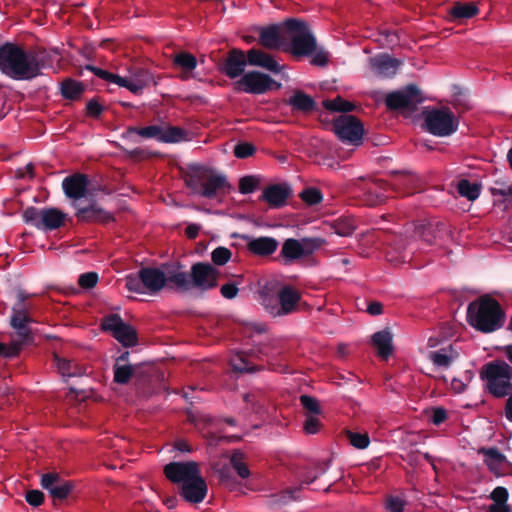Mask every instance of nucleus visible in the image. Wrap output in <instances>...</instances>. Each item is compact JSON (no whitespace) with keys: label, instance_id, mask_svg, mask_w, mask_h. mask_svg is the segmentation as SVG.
Here are the masks:
<instances>
[{"label":"nucleus","instance_id":"nucleus-1","mask_svg":"<svg viewBox=\"0 0 512 512\" xmlns=\"http://www.w3.org/2000/svg\"><path fill=\"white\" fill-rule=\"evenodd\" d=\"M58 49H25L22 45L5 42L0 45V71L10 79L29 81L53 68Z\"/></svg>","mask_w":512,"mask_h":512},{"label":"nucleus","instance_id":"nucleus-2","mask_svg":"<svg viewBox=\"0 0 512 512\" xmlns=\"http://www.w3.org/2000/svg\"><path fill=\"white\" fill-rule=\"evenodd\" d=\"M125 287L130 292L149 295H156L165 287L188 291L189 277L187 272L179 269L165 272L157 267H142L125 277Z\"/></svg>","mask_w":512,"mask_h":512},{"label":"nucleus","instance_id":"nucleus-3","mask_svg":"<svg viewBox=\"0 0 512 512\" xmlns=\"http://www.w3.org/2000/svg\"><path fill=\"white\" fill-rule=\"evenodd\" d=\"M183 180L191 193L207 199H214L219 194H226L231 188L223 174H217L212 169L191 164L183 174Z\"/></svg>","mask_w":512,"mask_h":512},{"label":"nucleus","instance_id":"nucleus-4","mask_svg":"<svg viewBox=\"0 0 512 512\" xmlns=\"http://www.w3.org/2000/svg\"><path fill=\"white\" fill-rule=\"evenodd\" d=\"M505 320V313L499 302L486 295L469 303L467 321L476 330L491 333L500 329Z\"/></svg>","mask_w":512,"mask_h":512},{"label":"nucleus","instance_id":"nucleus-5","mask_svg":"<svg viewBox=\"0 0 512 512\" xmlns=\"http://www.w3.org/2000/svg\"><path fill=\"white\" fill-rule=\"evenodd\" d=\"M480 378L486 382V389L497 398L507 396L512 389V367L503 360L486 363L480 370Z\"/></svg>","mask_w":512,"mask_h":512},{"label":"nucleus","instance_id":"nucleus-6","mask_svg":"<svg viewBox=\"0 0 512 512\" xmlns=\"http://www.w3.org/2000/svg\"><path fill=\"white\" fill-rule=\"evenodd\" d=\"M283 26L290 39V48L287 51L293 56H309L316 50V38L305 21L289 18L283 22Z\"/></svg>","mask_w":512,"mask_h":512},{"label":"nucleus","instance_id":"nucleus-7","mask_svg":"<svg viewBox=\"0 0 512 512\" xmlns=\"http://www.w3.org/2000/svg\"><path fill=\"white\" fill-rule=\"evenodd\" d=\"M25 223L41 231H53L65 225L68 215L62 210L49 207L37 208L30 206L22 214Z\"/></svg>","mask_w":512,"mask_h":512},{"label":"nucleus","instance_id":"nucleus-8","mask_svg":"<svg viewBox=\"0 0 512 512\" xmlns=\"http://www.w3.org/2000/svg\"><path fill=\"white\" fill-rule=\"evenodd\" d=\"M260 296L265 309L274 317L296 312L302 297L298 290L289 285L283 286L278 291L276 300L268 296L265 290L260 292Z\"/></svg>","mask_w":512,"mask_h":512},{"label":"nucleus","instance_id":"nucleus-9","mask_svg":"<svg viewBox=\"0 0 512 512\" xmlns=\"http://www.w3.org/2000/svg\"><path fill=\"white\" fill-rule=\"evenodd\" d=\"M29 296L30 295L22 289L17 291V302L12 307V316L10 320L12 328L17 331V335L20 338L18 343H21L22 346L24 344L34 343L33 330L30 327V324L35 321L29 315L30 306L25 303Z\"/></svg>","mask_w":512,"mask_h":512},{"label":"nucleus","instance_id":"nucleus-10","mask_svg":"<svg viewBox=\"0 0 512 512\" xmlns=\"http://www.w3.org/2000/svg\"><path fill=\"white\" fill-rule=\"evenodd\" d=\"M424 125L427 132L437 137H447L458 129V119L448 108H433L424 112Z\"/></svg>","mask_w":512,"mask_h":512},{"label":"nucleus","instance_id":"nucleus-11","mask_svg":"<svg viewBox=\"0 0 512 512\" xmlns=\"http://www.w3.org/2000/svg\"><path fill=\"white\" fill-rule=\"evenodd\" d=\"M423 100L419 88L415 84H409L401 90L388 93L385 104L389 110L414 112Z\"/></svg>","mask_w":512,"mask_h":512},{"label":"nucleus","instance_id":"nucleus-12","mask_svg":"<svg viewBox=\"0 0 512 512\" xmlns=\"http://www.w3.org/2000/svg\"><path fill=\"white\" fill-rule=\"evenodd\" d=\"M281 84L273 80L268 74L259 71H249L240 80L235 82L234 90L249 94L260 95L269 90L280 89Z\"/></svg>","mask_w":512,"mask_h":512},{"label":"nucleus","instance_id":"nucleus-13","mask_svg":"<svg viewBox=\"0 0 512 512\" xmlns=\"http://www.w3.org/2000/svg\"><path fill=\"white\" fill-rule=\"evenodd\" d=\"M101 329L110 332L125 347L135 346L138 342L137 331L125 323L119 314L112 313L103 317Z\"/></svg>","mask_w":512,"mask_h":512},{"label":"nucleus","instance_id":"nucleus-14","mask_svg":"<svg viewBox=\"0 0 512 512\" xmlns=\"http://www.w3.org/2000/svg\"><path fill=\"white\" fill-rule=\"evenodd\" d=\"M333 132L342 142L359 145L363 137L364 128L362 122L357 117L343 114L334 119Z\"/></svg>","mask_w":512,"mask_h":512},{"label":"nucleus","instance_id":"nucleus-15","mask_svg":"<svg viewBox=\"0 0 512 512\" xmlns=\"http://www.w3.org/2000/svg\"><path fill=\"white\" fill-rule=\"evenodd\" d=\"M188 277L189 290L193 287L205 292L217 287L219 271L210 263L197 262L191 266Z\"/></svg>","mask_w":512,"mask_h":512},{"label":"nucleus","instance_id":"nucleus-16","mask_svg":"<svg viewBox=\"0 0 512 512\" xmlns=\"http://www.w3.org/2000/svg\"><path fill=\"white\" fill-rule=\"evenodd\" d=\"M412 233L388 234L385 239L388 249L386 252L387 260L394 264L409 262L412 258L413 248L412 242L408 239Z\"/></svg>","mask_w":512,"mask_h":512},{"label":"nucleus","instance_id":"nucleus-17","mask_svg":"<svg viewBox=\"0 0 512 512\" xmlns=\"http://www.w3.org/2000/svg\"><path fill=\"white\" fill-rule=\"evenodd\" d=\"M406 233H412L411 238L420 239L427 245L437 244L447 234L446 225L442 222H421L406 228Z\"/></svg>","mask_w":512,"mask_h":512},{"label":"nucleus","instance_id":"nucleus-18","mask_svg":"<svg viewBox=\"0 0 512 512\" xmlns=\"http://www.w3.org/2000/svg\"><path fill=\"white\" fill-rule=\"evenodd\" d=\"M165 477L178 486L191 480L199 474V466L196 462H170L163 469Z\"/></svg>","mask_w":512,"mask_h":512},{"label":"nucleus","instance_id":"nucleus-19","mask_svg":"<svg viewBox=\"0 0 512 512\" xmlns=\"http://www.w3.org/2000/svg\"><path fill=\"white\" fill-rule=\"evenodd\" d=\"M41 486L50 493L54 501L66 499L74 488V484L71 481L62 479L57 473L43 474Z\"/></svg>","mask_w":512,"mask_h":512},{"label":"nucleus","instance_id":"nucleus-20","mask_svg":"<svg viewBox=\"0 0 512 512\" xmlns=\"http://www.w3.org/2000/svg\"><path fill=\"white\" fill-rule=\"evenodd\" d=\"M207 484L205 479L199 474L191 480L178 486V494L188 503H201L207 495Z\"/></svg>","mask_w":512,"mask_h":512},{"label":"nucleus","instance_id":"nucleus-21","mask_svg":"<svg viewBox=\"0 0 512 512\" xmlns=\"http://www.w3.org/2000/svg\"><path fill=\"white\" fill-rule=\"evenodd\" d=\"M292 195V189L287 183L268 185L259 197L260 201L266 202L270 208H281L286 205Z\"/></svg>","mask_w":512,"mask_h":512},{"label":"nucleus","instance_id":"nucleus-22","mask_svg":"<svg viewBox=\"0 0 512 512\" xmlns=\"http://www.w3.org/2000/svg\"><path fill=\"white\" fill-rule=\"evenodd\" d=\"M247 64V55L242 50L233 48L221 64L220 71L228 78L235 79L243 75Z\"/></svg>","mask_w":512,"mask_h":512},{"label":"nucleus","instance_id":"nucleus-23","mask_svg":"<svg viewBox=\"0 0 512 512\" xmlns=\"http://www.w3.org/2000/svg\"><path fill=\"white\" fill-rule=\"evenodd\" d=\"M89 179L86 174L75 173L62 181V188L65 195L74 200H80L86 196Z\"/></svg>","mask_w":512,"mask_h":512},{"label":"nucleus","instance_id":"nucleus-24","mask_svg":"<svg viewBox=\"0 0 512 512\" xmlns=\"http://www.w3.org/2000/svg\"><path fill=\"white\" fill-rule=\"evenodd\" d=\"M75 206L77 207L76 217L81 222L107 224L115 220L110 212L104 210L95 202L86 207Z\"/></svg>","mask_w":512,"mask_h":512},{"label":"nucleus","instance_id":"nucleus-25","mask_svg":"<svg viewBox=\"0 0 512 512\" xmlns=\"http://www.w3.org/2000/svg\"><path fill=\"white\" fill-rule=\"evenodd\" d=\"M285 28L282 24L262 27L259 32V43L267 49H278L285 43Z\"/></svg>","mask_w":512,"mask_h":512},{"label":"nucleus","instance_id":"nucleus-26","mask_svg":"<svg viewBox=\"0 0 512 512\" xmlns=\"http://www.w3.org/2000/svg\"><path fill=\"white\" fill-rule=\"evenodd\" d=\"M369 62L373 72L382 78L393 77L401 65L399 60L390 57L388 54H378L371 57Z\"/></svg>","mask_w":512,"mask_h":512},{"label":"nucleus","instance_id":"nucleus-27","mask_svg":"<svg viewBox=\"0 0 512 512\" xmlns=\"http://www.w3.org/2000/svg\"><path fill=\"white\" fill-rule=\"evenodd\" d=\"M242 238L248 240V251L253 255L260 257H267L272 255L277 250L279 245V242L275 238L268 236L250 238L247 235H243Z\"/></svg>","mask_w":512,"mask_h":512},{"label":"nucleus","instance_id":"nucleus-28","mask_svg":"<svg viewBox=\"0 0 512 512\" xmlns=\"http://www.w3.org/2000/svg\"><path fill=\"white\" fill-rule=\"evenodd\" d=\"M479 454L484 456V463L496 477L504 475L503 466L508 463L504 454H502L497 447H481L478 450Z\"/></svg>","mask_w":512,"mask_h":512},{"label":"nucleus","instance_id":"nucleus-29","mask_svg":"<svg viewBox=\"0 0 512 512\" xmlns=\"http://www.w3.org/2000/svg\"><path fill=\"white\" fill-rule=\"evenodd\" d=\"M247 61L251 66L264 68L272 73H279L282 70L273 56L256 48L247 51Z\"/></svg>","mask_w":512,"mask_h":512},{"label":"nucleus","instance_id":"nucleus-30","mask_svg":"<svg viewBox=\"0 0 512 512\" xmlns=\"http://www.w3.org/2000/svg\"><path fill=\"white\" fill-rule=\"evenodd\" d=\"M161 127L158 125H150L146 127L129 126L121 134V138L129 143H139L138 137L144 139H156L159 141Z\"/></svg>","mask_w":512,"mask_h":512},{"label":"nucleus","instance_id":"nucleus-31","mask_svg":"<svg viewBox=\"0 0 512 512\" xmlns=\"http://www.w3.org/2000/svg\"><path fill=\"white\" fill-rule=\"evenodd\" d=\"M123 78L125 79V83L121 87L128 89L135 95H141L144 88L153 82L152 75L147 70L140 68L132 72L130 76Z\"/></svg>","mask_w":512,"mask_h":512},{"label":"nucleus","instance_id":"nucleus-32","mask_svg":"<svg viewBox=\"0 0 512 512\" xmlns=\"http://www.w3.org/2000/svg\"><path fill=\"white\" fill-rule=\"evenodd\" d=\"M287 104L291 107L292 111L302 114L312 113L317 106L315 100L300 89L293 91L287 100Z\"/></svg>","mask_w":512,"mask_h":512},{"label":"nucleus","instance_id":"nucleus-33","mask_svg":"<svg viewBox=\"0 0 512 512\" xmlns=\"http://www.w3.org/2000/svg\"><path fill=\"white\" fill-rule=\"evenodd\" d=\"M54 363L63 377H78L86 373V368L74 360L62 358L54 355Z\"/></svg>","mask_w":512,"mask_h":512},{"label":"nucleus","instance_id":"nucleus-34","mask_svg":"<svg viewBox=\"0 0 512 512\" xmlns=\"http://www.w3.org/2000/svg\"><path fill=\"white\" fill-rule=\"evenodd\" d=\"M372 343L377 348L378 355L387 359L393 352L392 334L388 330H381L373 334Z\"/></svg>","mask_w":512,"mask_h":512},{"label":"nucleus","instance_id":"nucleus-35","mask_svg":"<svg viewBox=\"0 0 512 512\" xmlns=\"http://www.w3.org/2000/svg\"><path fill=\"white\" fill-rule=\"evenodd\" d=\"M479 8L473 2H460L457 1L449 9L450 16L455 20L471 19L478 15Z\"/></svg>","mask_w":512,"mask_h":512},{"label":"nucleus","instance_id":"nucleus-36","mask_svg":"<svg viewBox=\"0 0 512 512\" xmlns=\"http://www.w3.org/2000/svg\"><path fill=\"white\" fill-rule=\"evenodd\" d=\"M395 178L391 183V186L395 190H403L406 193H410V190L415 188L418 181V177L411 172L407 171H392Z\"/></svg>","mask_w":512,"mask_h":512},{"label":"nucleus","instance_id":"nucleus-37","mask_svg":"<svg viewBox=\"0 0 512 512\" xmlns=\"http://www.w3.org/2000/svg\"><path fill=\"white\" fill-rule=\"evenodd\" d=\"M331 229L339 236L348 237L353 234L357 227L356 220L351 215H342L333 220Z\"/></svg>","mask_w":512,"mask_h":512},{"label":"nucleus","instance_id":"nucleus-38","mask_svg":"<svg viewBox=\"0 0 512 512\" xmlns=\"http://www.w3.org/2000/svg\"><path fill=\"white\" fill-rule=\"evenodd\" d=\"M280 256L284 258L286 264L303 258L301 242L294 238L286 239L282 244Z\"/></svg>","mask_w":512,"mask_h":512},{"label":"nucleus","instance_id":"nucleus-39","mask_svg":"<svg viewBox=\"0 0 512 512\" xmlns=\"http://www.w3.org/2000/svg\"><path fill=\"white\" fill-rule=\"evenodd\" d=\"M61 95L67 100H77L85 91V85L72 78H66L61 82Z\"/></svg>","mask_w":512,"mask_h":512},{"label":"nucleus","instance_id":"nucleus-40","mask_svg":"<svg viewBox=\"0 0 512 512\" xmlns=\"http://www.w3.org/2000/svg\"><path fill=\"white\" fill-rule=\"evenodd\" d=\"M230 366L233 371L238 373H254L261 369L260 366L253 364L244 353H237L230 359Z\"/></svg>","mask_w":512,"mask_h":512},{"label":"nucleus","instance_id":"nucleus-41","mask_svg":"<svg viewBox=\"0 0 512 512\" xmlns=\"http://www.w3.org/2000/svg\"><path fill=\"white\" fill-rule=\"evenodd\" d=\"M188 132L177 126H169L167 129L163 130L161 128V134L159 137V142L163 143H179L187 140Z\"/></svg>","mask_w":512,"mask_h":512},{"label":"nucleus","instance_id":"nucleus-42","mask_svg":"<svg viewBox=\"0 0 512 512\" xmlns=\"http://www.w3.org/2000/svg\"><path fill=\"white\" fill-rule=\"evenodd\" d=\"M480 189L479 184L471 183L467 179H461L457 184V191L460 196L467 198L469 201H474L479 197Z\"/></svg>","mask_w":512,"mask_h":512},{"label":"nucleus","instance_id":"nucleus-43","mask_svg":"<svg viewBox=\"0 0 512 512\" xmlns=\"http://www.w3.org/2000/svg\"><path fill=\"white\" fill-rule=\"evenodd\" d=\"M323 107L333 112H350L355 109V105L343 99L341 96H337L334 99H326L322 102Z\"/></svg>","mask_w":512,"mask_h":512},{"label":"nucleus","instance_id":"nucleus-44","mask_svg":"<svg viewBox=\"0 0 512 512\" xmlns=\"http://www.w3.org/2000/svg\"><path fill=\"white\" fill-rule=\"evenodd\" d=\"M113 370H114V382H116L117 384H121V385L129 383V381L131 380V378L133 377L134 372H135L132 365H129V364L121 365V364L115 363Z\"/></svg>","mask_w":512,"mask_h":512},{"label":"nucleus","instance_id":"nucleus-45","mask_svg":"<svg viewBox=\"0 0 512 512\" xmlns=\"http://www.w3.org/2000/svg\"><path fill=\"white\" fill-rule=\"evenodd\" d=\"M299 197L308 206H316L323 201V194L316 187H306L300 192Z\"/></svg>","mask_w":512,"mask_h":512},{"label":"nucleus","instance_id":"nucleus-46","mask_svg":"<svg viewBox=\"0 0 512 512\" xmlns=\"http://www.w3.org/2000/svg\"><path fill=\"white\" fill-rule=\"evenodd\" d=\"M243 460V453L236 451L230 457V464L241 478L246 479L250 475V470Z\"/></svg>","mask_w":512,"mask_h":512},{"label":"nucleus","instance_id":"nucleus-47","mask_svg":"<svg viewBox=\"0 0 512 512\" xmlns=\"http://www.w3.org/2000/svg\"><path fill=\"white\" fill-rule=\"evenodd\" d=\"M173 63L186 71H192L196 68L197 60L191 53L181 52L174 56Z\"/></svg>","mask_w":512,"mask_h":512},{"label":"nucleus","instance_id":"nucleus-48","mask_svg":"<svg viewBox=\"0 0 512 512\" xmlns=\"http://www.w3.org/2000/svg\"><path fill=\"white\" fill-rule=\"evenodd\" d=\"M345 437L348 442L356 449H365L370 443V438L367 433H358L346 430Z\"/></svg>","mask_w":512,"mask_h":512},{"label":"nucleus","instance_id":"nucleus-49","mask_svg":"<svg viewBox=\"0 0 512 512\" xmlns=\"http://www.w3.org/2000/svg\"><path fill=\"white\" fill-rule=\"evenodd\" d=\"M299 241L303 250V258L313 254L325 243V240L320 237H305Z\"/></svg>","mask_w":512,"mask_h":512},{"label":"nucleus","instance_id":"nucleus-50","mask_svg":"<svg viewBox=\"0 0 512 512\" xmlns=\"http://www.w3.org/2000/svg\"><path fill=\"white\" fill-rule=\"evenodd\" d=\"M232 256V252L223 246H219L215 248L211 253V259L213 264L222 266L225 265Z\"/></svg>","mask_w":512,"mask_h":512},{"label":"nucleus","instance_id":"nucleus-51","mask_svg":"<svg viewBox=\"0 0 512 512\" xmlns=\"http://www.w3.org/2000/svg\"><path fill=\"white\" fill-rule=\"evenodd\" d=\"M234 155L239 159L251 157L256 152V147L250 142H238L234 147Z\"/></svg>","mask_w":512,"mask_h":512},{"label":"nucleus","instance_id":"nucleus-52","mask_svg":"<svg viewBox=\"0 0 512 512\" xmlns=\"http://www.w3.org/2000/svg\"><path fill=\"white\" fill-rule=\"evenodd\" d=\"M259 184V180L254 176H244L239 181V191L242 194L254 192Z\"/></svg>","mask_w":512,"mask_h":512},{"label":"nucleus","instance_id":"nucleus-53","mask_svg":"<svg viewBox=\"0 0 512 512\" xmlns=\"http://www.w3.org/2000/svg\"><path fill=\"white\" fill-rule=\"evenodd\" d=\"M99 276L97 272H86L79 276L78 284L83 289H92L98 283Z\"/></svg>","mask_w":512,"mask_h":512},{"label":"nucleus","instance_id":"nucleus-54","mask_svg":"<svg viewBox=\"0 0 512 512\" xmlns=\"http://www.w3.org/2000/svg\"><path fill=\"white\" fill-rule=\"evenodd\" d=\"M300 403L305 410L312 414L317 415L321 412L319 401L315 397L309 395H301Z\"/></svg>","mask_w":512,"mask_h":512},{"label":"nucleus","instance_id":"nucleus-55","mask_svg":"<svg viewBox=\"0 0 512 512\" xmlns=\"http://www.w3.org/2000/svg\"><path fill=\"white\" fill-rule=\"evenodd\" d=\"M508 498V490L502 486L496 487L490 494V499L494 502L492 505H507Z\"/></svg>","mask_w":512,"mask_h":512},{"label":"nucleus","instance_id":"nucleus-56","mask_svg":"<svg viewBox=\"0 0 512 512\" xmlns=\"http://www.w3.org/2000/svg\"><path fill=\"white\" fill-rule=\"evenodd\" d=\"M311 55H313L311 64L314 66L323 67L326 66L329 61V53L323 48L316 47V50Z\"/></svg>","mask_w":512,"mask_h":512},{"label":"nucleus","instance_id":"nucleus-57","mask_svg":"<svg viewBox=\"0 0 512 512\" xmlns=\"http://www.w3.org/2000/svg\"><path fill=\"white\" fill-rule=\"evenodd\" d=\"M430 359L433 364L439 367H448L452 361V358L445 354L443 350L431 352Z\"/></svg>","mask_w":512,"mask_h":512},{"label":"nucleus","instance_id":"nucleus-58","mask_svg":"<svg viewBox=\"0 0 512 512\" xmlns=\"http://www.w3.org/2000/svg\"><path fill=\"white\" fill-rule=\"evenodd\" d=\"M490 192L493 196H512V186L504 182L496 181L495 186L490 188Z\"/></svg>","mask_w":512,"mask_h":512},{"label":"nucleus","instance_id":"nucleus-59","mask_svg":"<svg viewBox=\"0 0 512 512\" xmlns=\"http://www.w3.org/2000/svg\"><path fill=\"white\" fill-rule=\"evenodd\" d=\"M405 501L398 496H389L386 500V509L389 512H403Z\"/></svg>","mask_w":512,"mask_h":512},{"label":"nucleus","instance_id":"nucleus-60","mask_svg":"<svg viewBox=\"0 0 512 512\" xmlns=\"http://www.w3.org/2000/svg\"><path fill=\"white\" fill-rule=\"evenodd\" d=\"M25 500L29 505L38 507L44 501V493L40 490H29L26 492Z\"/></svg>","mask_w":512,"mask_h":512},{"label":"nucleus","instance_id":"nucleus-61","mask_svg":"<svg viewBox=\"0 0 512 512\" xmlns=\"http://www.w3.org/2000/svg\"><path fill=\"white\" fill-rule=\"evenodd\" d=\"M104 108L103 106L98 102L97 98H93L89 100L86 104V113L88 116L93 118H99L102 114Z\"/></svg>","mask_w":512,"mask_h":512},{"label":"nucleus","instance_id":"nucleus-62","mask_svg":"<svg viewBox=\"0 0 512 512\" xmlns=\"http://www.w3.org/2000/svg\"><path fill=\"white\" fill-rule=\"evenodd\" d=\"M239 289L236 283L228 282L221 286L220 293L226 299H234L238 295Z\"/></svg>","mask_w":512,"mask_h":512},{"label":"nucleus","instance_id":"nucleus-63","mask_svg":"<svg viewBox=\"0 0 512 512\" xmlns=\"http://www.w3.org/2000/svg\"><path fill=\"white\" fill-rule=\"evenodd\" d=\"M320 421L313 415H310L306 418L304 422V430L307 434H315L320 429Z\"/></svg>","mask_w":512,"mask_h":512},{"label":"nucleus","instance_id":"nucleus-64","mask_svg":"<svg viewBox=\"0 0 512 512\" xmlns=\"http://www.w3.org/2000/svg\"><path fill=\"white\" fill-rule=\"evenodd\" d=\"M22 349L21 343L12 342L9 346L4 344V352L1 356L12 359L19 355Z\"/></svg>","mask_w":512,"mask_h":512}]
</instances>
